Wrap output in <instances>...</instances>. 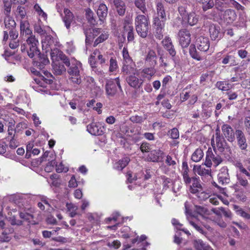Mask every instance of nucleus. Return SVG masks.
Masks as SVG:
<instances>
[{"mask_svg": "<svg viewBox=\"0 0 250 250\" xmlns=\"http://www.w3.org/2000/svg\"><path fill=\"white\" fill-rule=\"evenodd\" d=\"M188 167L187 165L186 168L183 172V177L186 185L189 187V190L193 194H196V195L201 200H205L209 197L208 194L203 191V188L200 184L199 181L196 177L190 178L188 174Z\"/></svg>", "mask_w": 250, "mask_h": 250, "instance_id": "f257e3e1", "label": "nucleus"}, {"mask_svg": "<svg viewBox=\"0 0 250 250\" xmlns=\"http://www.w3.org/2000/svg\"><path fill=\"white\" fill-rule=\"evenodd\" d=\"M70 63V67L68 69L69 79L74 83L80 84L81 83L80 72L82 69V63L75 59L71 60Z\"/></svg>", "mask_w": 250, "mask_h": 250, "instance_id": "f03ea898", "label": "nucleus"}, {"mask_svg": "<svg viewBox=\"0 0 250 250\" xmlns=\"http://www.w3.org/2000/svg\"><path fill=\"white\" fill-rule=\"evenodd\" d=\"M26 42L29 46V49L27 51L28 56L33 58L36 56L40 55V51L38 48L37 45L39 44L38 40L33 34L27 37Z\"/></svg>", "mask_w": 250, "mask_h": 250, "instance_id": "7ed1b4c3", "label": "nucleus"}, {"mask_svg": "<svg viewBox=\"0 0 250 250\" xmlns=\"http://www.w3.org/2000/svg\"><path fill=\"white\" fill-rule=\"evenodd\" d=\"M118 88L120 91H122L119 77L108 80L105 87L106 94L108 97H113L117 92Z\"/></svg>", "mask_w": 250, "mask_h": 250, "instance_id": "20e7f679", "label": "nucleus"}, {"mask_svg": "<svg viewBox=\"0 0 250 250\" xmlns=\"http://www.w3.org/2000/svg\"><path fill=\"white\" fill-rule=\"evenodd\" d=\"M221 157L218 155H214L213 153L211 148H209L207 152L205 165L207 167H211L212 164L216 167L222 162Z\"/></svg>", "mask_w": 250, "mask_h": 250, "instance_id": "39448f33", "label": "nucleus"}, {"mask_svg": "<svg viewBox=\"0 0 250 250\" xmlns=\"http://www.w3.org/2000/svg\"><path fill=\"white\" fill-rule=\"evenodd\" d=\"M107 56L103 55L99 50H95L90 55L89 58V63L92 68L96 67V61H99L100 64H103L106 62Z\"/></svg>", "mask_w": 250, "mask_h": 250, "instance_id": "423d86ee", "label": "nucleus"}, {"mask_svg": "<svg viewBox=\"0 0 250 250\" xmlns=\"http://www.w3.org/2000/svg\"><path fill=\"white\" fill-rule=\"evenodd\" d=\"M185 207L186 208V213L187 214V218L189 224L192 226L198 232L206 236V232L203 230L202 228L200 227L197 222L196 217L194 215H191L189 213V205L188 202H186L185 203Z\"/></svg>", "mask_w": 250, "mask_h": 250, "instance_id": "0eeeda50", "label": "nucleus"}, {"mask_svg": "<svg viewBox=\"0 0 250 250\" xmlns=\"http://www.w3.org/2000/svg\"><path fill=\"white\" fill-rule=\"evenodd\" d=\"M51 51L50 54L52 61L60 60L67 66L70 65V61L63 53L58 49L53 47L50 49Z\"/></svg>", "mask_w": 250, "mask_h": 250, "instance_id": "6e6552de", "label": "nucleus"}, {"mask_svg": "<svg viewBox=\"0 0 250 250\" xmlns=\"http://www.w3.org/2000/svg\"><path fill=\"white\" fill-rule=\"evenodd\" d=\"M179 42L182 47H188L191 42L190 34L186 29H182L179 31L178 34Z\"/></svg>", "mask_w": 250, "mask_h": 250, "instance_id": "1a4fd4ad", "label": "nucleus"}, {"mask_svg": "<svg viewBox=\"0 0 250 250\" xmlns=\"http://www.w3.org/2000/svg\"><path fill=\"white\" fill-rule=\"evenodd\" d=\"M195 47L200 51L206 52L209 47L208 38L204 36L198 37L195 41Z\"/></svg>", "mask_w": 250, "mask_h": 250, "instance_id": "9d476101", "label": "nucleus"}, {"mask_svg": "<svg viewBox=\"0 0 250 250\" xmlns=\"http://www.w3.org/2000/svg\"><path fill=\"white\" fill-rule=\"evenodd\" d=\"M42 49L44 50L45 52L50 51L54 46L57 45V42L50 35H46L42 40Z\"/></svg>", "mask_w": 250, "mask_h": 250, "instance_id": "9b49d317", "label": "nucleus"}, {"mask_svg": "<svg viewBox=\"0 0 250 250\" xmlns=\"http://www.w3.org/2000/svg\"><path fill=\"white\" fill-rule=\"evenodd\" d=\"M35 57H37L38 60L37 61H34V65L40 70L44 71V74H45V75H47L49 73L43 70V69L44 68L45 65L49 63V60L44 55H41L40 53L39 55L36 56Z\"/></svg>", "mask_w": 250, "mask_h": 250, "instance_id": "f8f14e48", "label": "nucleus"}, {"mask_svg": "<svg viewBox=\"0 0 250 250\" xmlns=\"http://www.w3.org/2000/svg\"><path fill=\"white\" fill-rule=\"evenodd\" d=\"M235 135L239 147L241 149L246 150L248 145L244 133L242 130L237 129L235 131Z\"/></svg>", "mask_w": 250, "mask_h": 250, "instance_id": "ddd939ff", "label": "nucleus"}, {"mask_svg": "<svg viewBox=\"0 0 250 250\" xmlns=\"http://www.w3.org/2000/svg\"><path fill=\"white\" fill-rule=\"evenodd\" d=\"M218 179L219 184H227L229 182V176L228 173V169L227 167H222L218 174Z\"/></svg>", "mask_w": 250, "mask_h": 250, "instance_id": "4468645a", "label": "nucleus"}, {"mask_svg": "<svg viewBox=\"0 0 250 250\" xmlns=\"http://www.w3.org/2000/svg\"><path fill=\"white\" fill-rule=\"evenodd\" d=\"M222 130L225 137L228 141L233 142L235 140V134L232 128L228 125H224L222 126Z\"/></svg>", "mask_w": 250, "mask_h": 250, "instance_id": "2eb2a0df", "label": "nucleus"}, {"mask_svg": "<svg viewBox=\"0 0 250 250\" xmlns=\"http://www.w3.org/2000/svg\"><path fill=\"white\" fill-rule=\"evenodd\" d=\"M215 141L216 144H214L213 139L211 140V145L213 147L214 150L215 151V150L217 149L220 152H223L226 146V142L224 139L221 138L218 133H216Z\"/></svg>", "mask_w": 250, "mask_h": 250, "instance_id": "dca6fc26", "label": "nucleus"}, {"mask_svg": "<svg viewBox=\"0 0 250 250\" xmlns=\"http://www.w3.org/2000/svg\"><path fill=\"white\" fill-rule=\"evenodd\" d=\"M124 26V35L127 34V40L128 42L132 41L134 40V34L133 32V27L129 21H125Z\"/></svg>", "mask_w": 250, "mask_h": 250, "instance_id": "f3484780", "label": "nucleus"}, {"mask_svg": "<svg viewBox=\"0 0 250 250\" xmlns=\"http://www.w3.org/2000/svg\"><path fill=\"white\" fill-rule=\"evenodd\" d=\"M205 164L202 165H196L193 167V171L201 176H211V167H205Z\"/></svg>", "mask_w": 250, "mask_h": 250, "instance_id": "a211bd4d", "label": "nucleus"}, {"mask_svg": "<svg viewBox=\"0 0 250 250\" xmlns=\"http://www.w3.org/2000/svg\"><path fill=\"white\" fill-rule=\"evenodd\" d=\"M157 55L153 50L150 49L145 59V64L149 66H154L157 63Z\"/></svg>", "mask_w": 250, "mask_h": 250, "instance_id": "6ab92c4d", "label": "nucleus"}, {"mask_svg": "<svg viewBox=\"0 0 250 250\" xmlns=\"http://www.w3.org/2000/svg\"><path fill=\"white\" fill-rule=\"evenodd\" d=\"M139 75L138 73L137 76ZM137 75L131 74L126 79L128 84L132 87L139 88L142 84L143 80L136 77Z\"/></svg>", "mask_w": 250, "mask_h": 250, "instance_id": "aec40b11", "label": "nucleus"}, {"mask_svg": "<svg viewBox=\"0 0 250 250\" xmlns=\"http://www.w3.org/2000/svg\"><path fill=\"white\" fill-rule=\"evenodd\" d=\"M122 72L126 75H130L131 74L138 75L139 70L135 68V64L133 62L131 63H123L122 69Z\"/></svg>", "mask_w": 250, "mask_h": 250, "instance_id": "412c9836", "label": "nucleus"}, {"mask_svg": "<svg viewBox=\"0 0 250 250\" xmlns=\"http://www.w3.org/2000/svg\"><path fill=\"white\" fill-rule=\"evenodd\" d=\"M60 60L52 61V68L54 72L56 75H61L66 71L65 67L63 63V62H61Z\"/></svg>", "mask_w": 250, "mask_h": 250, "instance_id": "4be33fe9", "label": "nucleus"}, {"mask_svg": "<svg viewBox=\"0 0 250 250\" xmlns=\"http://www.w3.org/2000/svg\"><path fill=\"white\" fill-rule=\"evenodd\" d=\"M113 4L117 12L120 16L125 15L126 10V5L123 0H113Z\"/></svg>", "mask_w": 250, "mask_h": 250, "instance_id": "5701e85b", "label": "nucleus"}, {"mask_svg": "<svg viewBox=\"0 0 250 250\" xmlns=\"http://www.w3.org/2000/svg\"><path fill=\"white\" fill-rule=\"evenodd\" d=\"M162 43L164 47L168 51L169 54L172 57H174L175 55L176 52L172 45L171 39L169 37H165L162 41Z\"/></svg>", "mask_w": 250, "mask_h": 250, "instance_id": "b1692460", "label": "nucleus"}, {"mask_svg": "<svg viewBox=\"0 0 250 250\" xmlns=\"http://www.w3.org/2000/svg\"><path fill=\"white\" fill-rule=\"evenodd\" d=\"M163 153L160 150H153L149 153L147 159L148 161L158 162L162 159Z\"/></svg>", "mask_w": 250, "mask_h": 250, "instance_id": "393cba45", "label": "nucleus"}, {"mask_svg": "<svg viewBox=\"0 0 250 250\" xmlns=\"http://www.w3.org/2000/svg\"><path fill=\"white\" fill-rule=\"evenodd\" d=\"M97 14L99 18L101 23L104 22V20L107 14V7L106 5L103 3H100L97 10Z\"/></svg>", "mask_w": 250, "mask_h": 250, "instance_id": "a878e982", "label": "nucleus"}, {"mask_svg": "<svg viewBox=\"0 0 250 250\" xmlns=\"http://www.w3.org/2000/svg\"><path fill=\"white\" fill-rule=\"evenodd\" d=\"M193 245L196 250H213L208 244L204 242L201 239L194 240Z\"/></svg>", "mask_w": 250, "mask_h": 250, "instance_id": "bb28decb", "label": "nucleus"}, {"mask_svg": "<svg viewBox=\"0 0 250 250\" xmlns=\"http://www.w3.org/2000/svg\"><path fill=\"white\" fill-rule=\"evenodd\" d=\"M20 31L21 35L26 37L32 34V30L29 28V24L27 21H22L21 22Z\"/></svg>", "mask_w": 250, "mask_h": 250, "instance_id": "cd10ccee", "label": "nucleus"}, {"mask_svg": "<svg viewBox=\"0 0 250 250\" xmlns=\"http://www.w3.org/2000/svg\"><path fill=\"white\" fill-rule=\"evenodd\" d=\"M64 13L65 15L63 19V22L67 29H69L70 25L74 21V16L70 11L68 9H64Z\"/></svg>", "mask_w": 250, "mask_h": 250, "instance_id": "c85d7f7f", "label": "nucleus"}, {"mask_svg": "<svg viewBox=\"0 0 250 250\" xmlns=\"http://www.w3.org/2000/svg\"><path fill=\"white\" fill-rule=\"evenodd\" d=\"M87 130L93 135H101L103 133V130L95 123H92L87 126Z\"/></svg>", "mask_w": 250, "mask_h": 250, "instance_id": "c756f323", "label": "nucleus"}, {"mask_svg": "<svg viewBox=\"0 0 250 250\" xmlns=\"http://www.w3.org/2000/svg\"><path fill=\"white\" fill-rule=\"evenodd\" d=\"M236 18V14L234 10L229 9L225 11L223 18L228 23H232L235 20Z\"/></svg>", "mask_w": 250, "mask_h": 250, "instance_id": "7c9ffc66", "label": "nucleus"}, {"mask_svg": "<svg viewBox=\"0 0 250 250\" xmlns=\"http://www.w3.org/2000/svg\"><path fill=\"white\" fill-rule=\"evenodd\" d=\"M130 159L129 157H125L119 161L115 162L114 164L113 168L118 171H121L127 165Z\"/></svg>", "mask_w": 250, "mask_h": 250, "instance_id": "2f4dec72", "label": "nucleus"}, {"mask_svg": "<svg viewBox=\"0 0 250 250\" xmlns=\"http://www.w3.org/2000/svg\"><path fill=\"white\" fill-rule=\"evenodd\" d=\"M219 27L214 25H211L209 27V33L212 40H219L221 38V34L219 31Z\"/></svg>", "mask_w": 250, "mask_h": 250, "instance_id": "473e14b6", "label": "nucleus"}, {"mask_svg": "<svg viewBox=\"0 0 250 250\" xmlns=\"http://www.w3.org/2000/svg\"><path fill=\"white\" fill-rule=\"evenodd\" d=\"M135 27L136 31L140 36L143 38L147 36L149 29V24L136 25Z\"/></svg>", "mask_w": 250, "mask_h": 250, "instance_id": "72a5a7b5", "label": "nucleus"}, {"mask_svg": "<svg viewBox=\"0 0 250 250\" xmlns=\"http://www.w3.org/2000/svg\"><path fill=\"white\" fill-rule=\"evenodd\" d=\"M154 67V66H150L149 67L143 69L141 71L142 77L150 80L156 73V70Z\"/></svg>", "mask_w": 250, "mask_h": 250, "instance_id": "f704fd0d", "label": "nucleus"}, {"mask_svg": "<svg viewBox=\"0 0 250 250\" xmlns=\"http://www.w3.org/2000/svg\"><path fill=\"white\" fill-rule=\"evenodd\" d=\"M130 229L128 226H124L121 229L119 235L125 238L132 237L136 235L135 232H130Z\"/></svg>", "mask_w": 250, "mask_h": 250, "instance_id": "c9c22d12", "label": "nucleus"}, {"mask_svg": "<svg viewBox=\"0 0 250 250\" xmlns=\"http://www.w3.org/2000/svg\"><path fill=\"white\" fill-rule=\"evenodd\" d=\"M188 5L186 0H181L180 4L178 7V12L180 15L183 17L184 19H186L187 15V9Z\"/></svg>", "mask_w": 250, "mask_h": 250, "instance_id": "e433bc0d", "label": "nucleus"}, {"mask_svg": "<svg viewBox=\"0 0 250 250\" xmlns=\"http://www.w3.org/2000/svg\"><path fill=\"white\" fill-rule=\"evenodd\" d=\"M148 17L144 15H138L135 19V24L136 25L148 24Z\"/></svg>", "mask_w": 250, "mask_h": 250, "instance_id": "4c0bfd02", "label": "nucleus"}, {"mask_svg": "<svg viewBox=\"0 0 250 250\" xmlns=\"http://www.w3.org/2000/svg\"><path fill=\"white\" fill-rule=\"evenodd\" d=\"M38 206L42 210H44L46 208L49 212H50V211L53 209V208H51L49 200L45 197L42 199L41 202L38 203Z\"/></svg>", "mask_w": 250, "mask_h": 250, "instance_id": "58836bf2", "label": "nucleus"}, {"mask_svg": "<svg viewBox=\"0 0 250 250\" xmlns=\"http://www.w3.org/2000/svg\"><path fill=\"white\" fill-rule=\"evenodd\" d=\"M184 20H186L190 25L193 26L197 23L198 17L195 13L192 12L187 15Z\"/></svg>", "mask_w": 250, "mask_h": 250, "instance_id": "ea45409f", "label": "nucleus"}, {"mask_svg": "<svg viewBox=\"0 0 250 250\" xmlns=\"http://www.w3.org/2000/svg\"><path fill=\"white\" fill-rule=\"evenodd\" d=\"M5 26L8 30L15 29L16 23L15 21L9 16H6L4 19Z\"/></svg>", "mask_w": 250, "mask_h": 250, "instance_id": "a19ab883", "label": "nucleus"}, {"mask_svg": "<svg viewBox=\"0 0 250 250\" xmlns=\"http://www.w3.org/2000/svg\"><path fill=\"white\" fill-rule=\"evenodd\" d=\"M157 14L162 19H166V13L164 5L161 2H157L156 3Z\"/></svg>", "mask_w": 250, "mask_h": 250, "instance_id": "79ce46f5", "label": "nucleus"}, {"mask_svg": "<svg viewBox=\"0 0 250 250\" xmlns=\"http://www.w3.org/2000/svg\"><path fill=\"white\" fill-rule=\"evenodd\" d=\"M204 153L200 148L196 149L191 155V160L195 162H199L203 157Z\"/></svg>", "mask_w": 250, "mask_h": 250, "instance_id": "37998d69", "label": "nucleus"}, {"mask_svg": "<svg viewBox=\"0 0 250 250\" xmlns=\"http://www.w3.org/2000/svg\"><path fill=\"white\" fill-rule=\"evenodd\" d=\"M202 4V8L204 11L212 8L214 4L213 0H195Z\"/></svg>", "mask_w": 250, "mask_h": 250, "instance_id": "c03bdc74", "label": "nucleus"}, {"mask_svg": "<svg viewBox=\"0 0 250 250\" xmlns=\"http://www.w3.org/2000/svg\"><path fill=\"white\" fill-rule=\"evenodd\" d=\"M159 182L162 184L163 189L166 190L172 185V181L170 179L165 176H162L158 178Z\"/></svg>", "mask_w": 250, "mask_h": 250, "instance_id": "a18cd8bd", "label": "nucleus"}, {"mask_svg": "<svg viewBox=\"0 0 250 250\" xmlns=\"http://www.w3.org/2000/svg\"><path fill=\"white\" fill-rule=\"evenodd\" d=\"M233 208L237 215L241 216L246 219H250V213L246 212L242 208L235 205L234 206Z\"/></svg>", "mask_w": 250, "mask_h": 250, "instance_id": "49530a36", "label": "nucleus"}, {"mask_svg": "<svg viewBox=\"0 0 250 250\" xmlns=\"http://www.w3.org/2000/svg\"><path fill=\"white\" fill-rule=\"evenodd\" d=\"M196 212L204 218H207L210 214V211L206 208L202 206H196Z\"/></svg>", "mask_w": 250, "mask_h": 250, "instance_id": "de8ad7c7", "label": "nucleus"}, {"mask_svg": "<svg viewBox=\"0 0 250 250\" xmlns=\"http://www.w3.org/2000/svg\"><path fill=\"white\" fill-rule=\"evenodd\" d=\"M93 15L94 13L90 8H87L85 9L86 18L90 24L94 25L96 21Z\"/></svg>", "mask_w": 250, "mask_h": 250, "instance_id": "09e8293b", "label": "nucleus"}, {"mask_svg": "<svg viewBox=\"0 0 250 250\" xmlns=\"http://www.w3.org/2000/svg\"><path fill=\"white\" fill-rule=\"evenodd\" d=\"M69 215L71 217H74L77 214L78 207L72 203H67L66 205Z\"/></svg>", "mask_w": 250, "mask_h": 250, "instance_id": "8fccbe9b", "label": "nucleus"}, {"mask_svg": "<svg viewBox=\"0 0 250 250\" xmlns=\"http://www.w3.org/2000/svg\"><path fill=\"white\" fill-rule=\"evenodd\" d=\"M134 3L136 7L140 10L144 14H146L147 10L145 0H135Z\"/></svg>", "mask_w": 250, "mask_h": 250, "instance_id": "3c124183", "label": "nucleus"}, {"mask_svg": "<svg viewBox=\"0 0 250 250\" xmlns=\"http://www.w3.org/2000/svg\"><path fill=\"white\" fill-rule=\"evenodd\" d=\"M216 86L222 91H228L231 88V85L226 82H218Z\"/></svg>", "mask_w": 250, "mask_h": 250, "instance_id": "603ef678", "label": "nucleus"}, {"mask_svg": "<svg viewBox=\"0 0 250 250\" xmlns=\"http://www.w3.org/2000/svg\"><path fill=\"white\" fill-rule=\"evenodd\" d=\"M123 57V63H131L133 62L132 60L129 55L128 50L126 48L124 47L122 51Z\"/></svg>", "mask_w": 250, "mask_h": 250, "instance_id": "864d4df0", "label": "nucleus"}, {"mask_svg": "<svg viewBox=\"0 0 250 250\" xmlns=\"http://www.w3.org/2000/svg\"><path fill=\"white\" fill-rule=\"evenodd\" d=\"M213 75V71H208L207 72V73L203 74L200 77V83H203L204 82H206L208 80H211Z\"/></svg>", "mask_w": 250, "mask_h": 250, "instance_id": "5fc2aeb1", "label": "nucleus"}, {"mask_svg": "<svg viewBox=\"0 0 250 250\" xmlns=\"http://www.w3.org/2000/svg\"><path fill=\"white\" fill-rule=\"evenodd\" d=\"M118 68V65L116 60L111 58L109 61V71L110 72H115Z\"/></svg>", "mask_w": 250, "mask_h": 250, "instance_id": "6e6d98bb", "label": "nucleus"}, {"mask_svg": "<svg viewBox=\"0 0 250 250\" xmlns=\"http://www.w3.org/2000/svg\"><path fill=\"white\" fill-rule=\"evenodd\" d=\"M34 9L36 13L44 20L47 19V14L42 10L38 4H36L34 6Z\"/></svg>", "mask_w": 250, "mask_h": 250, "instance_id": "4d7b16f0", "label": "nucleus"}, {"mask_svg": "<svg viewBox=\"0 0 250 250\" xmlns=\"http://www.w3.org/2000/svg\"><path fill=\"white\" fill-rule=\"evenodd\" d=\"M222 63L224 64H229L230 66L235 65L234 57L231 55H227L222 60Z\"/></svg>", "mask_w": 250, "mask_h": 250, "instance_id": "13d9d810", "label": "nucleus"}, {"mask_svg": "<svg viewBox=\"0 0 250 250\" xmlns=\"http://www.w3.org/2000/svg\"><path fill=\"white\" fill-rule=\"evenodd\" d=\"M171 223H172V225L173 226H174L177 229H179V230H181L183 231L185 233H186L187 234H188V235H190V233L189 232V231L188 230H187L186 229H181V227H182L183 225L182 224L178 222V221L177 220H176V219H175V218L172 219L171 220Z\"/></svg>", "mask_w": 250, "mask_h": 250, "instance_id": "bf43d9fd", "label": "nucleus"}, {"mask_svg": "<svg viewBox=\"0 0 250 250\" xmlns=\"http://www.w3.org/2000/svg\"><path fill=\"white\" fill-rule=\"evenodd\" d=\"M166 19L161 20L158 17L154 18L153 24L154 28H164L165 26V21Z\"/></svg>", "mask_w": 250, "mask_h": 250, "instance_id": "052dcab7", "label": "nucleus"}, {"mask_svg": "<svg viewBox=\"0 0 250 250\" xmlns=\"http://www.w3.org/2000/svg\"><path fill=\"white\" fill-rule=\"evenodd\" d=\"M108 35L107 32L105 31H103L100 36L95 40L94 44L97 45L98 44L103 42L108 38Z\"/></svg>", "mask_w": 250, "mask_h": 250, "instance_id": "680f3d73", "label": "nucleus"}, {"mask_svg": "<svg viewBox=\"0 0 250 250\" xmlns=\"http://www.w3.org/2000/svg\"><path fill=\"white\" fill-rule=\"evenodd\" d=\"M236 176L237 183L244 187H246L248 185V181L245 177L238 174H237Z\"/></svg>", "mask_w": 250, "mask_h": 250, "instance_id": "e2e57ef3", "label": "nucleus"}, {"mask_svg": "<svg viewBox=\"0 0 250 250\" xmlns=\"http://www.w3.org/2000/svg\"><path fill=\"white\" fill-rule=\"evenodd\" d=\"M189 53L191 57L194 59H195L197 61H200L202 60V57L197 52L195 47L191 48L189 50Z\"/></svg>", "mask_w": 250, "mask_h": 250, "instance_id": "0e129e2a", "label": "nucleus"}, {"mask_svg": "<svg viewBox=\"0 0 250 250\" xmlns=\"http://www.w3.org/2000/svg\"><path fill=\"white\" fill-rule=\"evenodd\" d=\"M20 217L29 222H31V220L33 218V215L27 213L26 212H20Z\"/></svg>", "mask_w": 250, "mask_h": 250, "instance_id": "69168bd1", "label": "nucleus"}, {"mask_svg": "<svg viewBox=\"0 0 250 250\" xmlns=\"http://www.w3.org/2000/svg\"><path fill=\"white\" fill-rule=\"evenodd\" d=\"M168 135L173 139H177L179 137V133L176 128H173L168 131Z\"/></svg>", "mask_w": 250, "mask_h": 250, "instance_id": "338daca9", "label": "nucleus"}, {"mask_svg": "<svg viewBox=\"0 0 250 250\" xmlns=\"http://www.w3.org/2000/svg\"><path fill=\"white\" fill-rule=\"evenodd\" d=\"M56 171L58 173L61 172H66L68 170V168L67 167H64L62 163H60L59 164L56 165Z\"/></svg>", "mask_w": 250, "mask_h": 250, "instance_id": "774afa93", "label": "nucleus"}]
</instances>
